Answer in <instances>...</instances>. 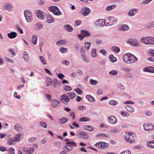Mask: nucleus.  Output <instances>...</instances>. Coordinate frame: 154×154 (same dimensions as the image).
Masks as SVG:
<instances>
[{
    "mask_svg": "<svg viewBox=\"0 0 154 154\" xmlns=\"http://www.w3.org/2000/svg\"><path fill=\"white\" fill-rule=\"evenodd\" d=\"M123 59L124 62L128 64L133 63L138 61L137 58L135 56L130 53L124 54Z\"/></svg>",
    "mask_w": 154,
    "mask_h": 154,
    "instance_id": "1",
    "label": "nucleus"
},
{
    "mask_svg": "<svg viewBox=\"0 0 154 154\" xmlns=\"http://www.w3.org/2000/svg\"><path fill=\"white\" fill-rule=\"evenodd\" d=\"M24 16L27 22H31L33 19L31 11L28 10H26L24 12Z\"/></svg>",
    "mask_w": 154,
    "mask_h": 154,
    "instance_id": "2",
    "label": "nucleus"
},
{
    "mask_svg": "<svg viewBox=\"0 0 154 154\" xmlns=\"http://www.w3.org/2000/svg\"><path fill=\"white\" fill-rule=\"evenodd\" d=\"M91 35V33L86 30H81V34H79L78 37L80 40H82L85 37H88Z\"/></svg>",
    "mask_w": 154,
    "mask_h": 154,
    "instance_id": "3",
    "label": "nucleus"
},
{
    "mask_svg": "<svg viewBox=\"0 0 154 154\" xmlns=\"http://www.w3.org/2000/svg\"><path fill=\"white\" fill-rule=\"evenodd\" d=\"M48 9L49 11L53 12L55 15H60L61 14V12L57 7L50 6L49 7Z\"/></svg>",
    "mask_w": 154,
    "mask_h": 154,
    "instance_id": "4",
    "label": "nucleus"
},
{
    "mask_svg": "<svg viewBox=\"0 0 154 154\" xmlns=\"http://www.w3.org/2000/svg\"><path fill=\"white\" fill-rule=\"evenodd\" d=\"M66 144L65 148L69 151L72 150L73 146L75 147L76 146V143L74 142H67L66 143Z\"/></svg>",
    "mask_w": 154,
    "mask_h": 154,
    "instance_id": "5",
    "label": "nucleus"
},
{
    "mask_svg": "<svg viewBox=\"0 0 154 154\" xmlns=\"http://www.w3.org/2000/svg\"><path fill=\"white\" fill-rule=\"evenodd\" d=\"M144 129L146 131H151L154 130L153 125L151 124L145 123L143 125Z\"/></svg>",
    "mask_w": 154,
    "mask_h": 154,
    "instance_id": "6",
    "label": "nucleus"
},
{
    "mask_svg": "<svg viewBox=\"0 0 154 154\" xmlns=\"http://www.w3.org/2000/svg\"><path fill=\"white\" fill-rule=\"evenodd\" d=\"M109 144L108 143L103 142L97 143V146L101 149L106 148L108 147Z\"/></svg>",
    "mask_w": 154,
    "mask_h": 154,
    "instance_id": "7",
    "label": "nucleus"
},
{
    "mask_svg": "<svg viewBox=\"0 0 154 154\" xmlns=\"http://www.w3.org/2000/svg\"><path fill=\"white\" fill-rule=\"evenodd\" d=\"M61 100L65 104H67L69 101V99L67 95L64 94L61 96Z\"/></svg>",
    "mask_w": 154,
    "mask_h": 154,
    "instance_id": "8",
    "label": "nucleus"
},
{
    "mask_svg": "<svg viewBox=\"0 0 154 154\" xmlns=\"http://www.w3.org/2000/svg\"><path fill=\"white\" fill-rule=\"evenodd\" d=\"M37 13V15L38 17L41 19H44L45 17V16L44 15V13L41 11L37 10L36 11Z\"/></svg>",
    "mask_w": 154,
    "mask_h": 154,
    "instance_id": "9",
    "label": "nucleus"
},
{
    "mask_svg": "<svg viewBox=\"0 0 154 154\" xmlns=\"http://www.w3.org/2000/svg\"><path fill=\"white\" fill-rule=\"evenodd\" d=\"M78 136L79 137L82 138L83 139H88L89 136L88 134L83 132H79L78 134Z\"/></svg>",
    "mask_w": 154,
    "mask_h": 154,
    "instance_id": "10",
    "label": "nucleus"
},
{
    "mask_svg": "<svg viewBox=\"0 0 154 154\" xmlns=\"http://www.w3.org/2000/svg\"><path fill=\"white\" fill-rule=\"evenodd\" d=\"M109 122L112 124H115L117 122V119L116 117L114 116H111L108 118Z\"/></svg>",
    "mask_w": 154,
    "mask_h": 154,
    "instance_id": "11",
    "label": "nucleus"
},
{
    "mask_svg": "<svg viewBox=\"0 0 154 154\" xmlns=\"http://www.w3.org/2000/svg\"><path fill=\"white\" fill-rule=\"evenodd\" d=\"M149 37H142L140 40V42L145 44L149 45Z\"/></svg>",
    "mask_w": 154,
    "mask_h": 154,
    "instance_id": "12",
    "label": "nucleus"
},
{
    "mask_svg": "<svg viewBox=\"0 0 154 154\" xmlns=\"http://www.w3.org/2000/svg\"><path fill=\"white\" fill-rule=\"evenodd\" d=\"M143 71L145 72H147L154 73V67L153 66L146 67L143 69Z\"/></svg>",
    "mask_w": 154,
    "mask_h": 154,
    "instance_id": "13",
    "label": "nucleus"
},
{
    "mask_svg": "<svg viewBox=\"0 0 154 154\" xmlns=\"http://www.w3.org/2000/svg\"><path fill=\"white\" fill-rule=\"evenodd\" d=\"M23 134L20 133L17 134L14 138L16 142H18L21 140L23 139Z\"/></svg>",
    "mask_w": 154,
    "mask_h": 154,
    "instance_id": "14",
    "label": "nucleus"
},
{
    "mask_svg": "<svg viewBox=\"0 0 154 154\" xmlns=\"http://www.w3.org/2000/svg\"><path fill=\"white\" fill-rule=\"evenodd\" d=\"M137 12V9L135 8H132L128 12V15L130 17H132L134 16Z\"/></svg>",
    "mask_w": 154,
    "mask_h": 154,
    "instance_id": "15",
    "label": "nucleus"
},
{
    "mask_svg": "<svg viewBox=\"0 0 154 154\" xmlns=\"http://www.w3.org/2000/svg\"><path fill=\"white\" fill-rule=\"evenodd\" d=\"M137 40H134L133 39H130L127 42V43L131 45L135 46L137 45Z\"/></svg>",
    "mask_w": 154,
    "mask_h": 154,
    "instance_id": "16",
    "label": "nucleus"
},
{
    "mask_svg": "<svg viewBox=\"0 0 154 154\" xmlns=\"http://www.w3.org/2000/svg\"><path fill=\"white\" fill-rule=\"evenodd\" d=\"M84 11L82 14L84 16H87L89 15L90 13V10L88 8L85 7L83 8Z\"/></svg>",
    "mask_w": 154,
    "mask_h": 154,
    "instance_id": "17",
    "label": "nucleus"
},
{
    "mask_svg": "<svg viewBox=\"0 0 154 154\" xmlns=\"http://www.w3.org/2000/svg\"><path fill=\"white\" fill-rule=\"evenodd\" d=\"M108 20L110 22V25H112L117 21L118 19L113 17H111L108 18Z\"/></svg>",
    "mask_w": 154,
    "mask_h": 154,
    "instance_id": "18",
    "label": "nucleus"
},
{
    "mask_svg": "<svg viewBox=\"0 0 154 154\" xmlns=\"http://www.w3.org/2000/svg\"><path fill=\"white\" fill-rule=\"evenodd\" d=\"M97 23L99 26L103 27L105 24V21L103 19H100L97 20Z\"/></svg>",
    "mask_w": 154,
    "mask_h": 154,
    "instance_id": "19",
    "label": "nucleus"
},
{
    "mask_svg": "<svg viewBox=\"0 0 154 154\" xmlns=\"http://www.w3.org/2000/svg\"><path fill=\"white\" fill-rule=\"evenodd\" d=\"M27 152L26 149L23 147H20L18 150L19 154H26Z\"/></svg>",
    "mask_w": 154,
    "mask_h": 154,
    "instance_id": "20",
    "label": "nucleus"
},
{
    "mask_svg": "<svg viewBox=\"0 0 154 154\" xmlns=\"http://www.w3.org/2000/svg\"><path fill=\"white\" fill-rule=\"evenodd\" d=\"M54 21L53 17L51 15H48L47 17V21L49 23H53Z\"/></svg>",
    "mask_w": 154,
    "mask_h": 154,
    "instance_id": "21",
    "label": "nucleus"
},
{
    "mask_svg": "<svg viewBox=\"0 0 154 154\" xmlns=\"http://www.w3.org/2000/svg\"><path fill=\"white\" fill-rule=\"evenodd\" d=\"M117 6L116 4H113L109 6H108L106 7V10L107 11H110L114 9Z\"/></svg>",
    "mask_w": 154,
    "mask_h": 154,
    "instance_id": "22",
    "label": "nucleus"
},
{
    "mask_svg": "<svg viewBox=\"0 0 154 154\" xmlns=\"http://www.w3.org/2000/svg\"><path fill=\"white\" fill-rule=\"evenodd\" d=\"M23 57L25 62H28L29 60V57L28 53L26 51L24 52Z\"/></svg>",
    "mask_w": 154,
    "mask_h": 154,
    "instance_id": "23",
    "label": "nucleus"
},
{
    "mask_svg": "<svg viewBox=\"0 0 154 154\" xmlns=\"http://www.w3.org/2000/svg\"><path fill=\"white\" fill-rule=\"evenodd\" d=\"M12 8L11 5L9 3H5L4 4L3 9L5 10H7L8 11H10Z\"/></svg>",
    "mask_w": 154,
    "mask_h": 154,
    "instance_id": "24",
    "label": "nucleus"
},
{
    "mask_svg": "<svg viewBox=\"0 0 154 154\" xmlns=\"http://www.w3.org/2000/svg\"><path fill=\"white\" fill-rule=\"evenodd\" d=\"M17 33L15 32H12L8 34V37L11 39L15 38L16 37Z\"/></svg>",
    "mask_w": 154,
    "mask_h": 154,
    "instance_id": "25",
    "label": "nucleus"
},
{
    "mask_svg": "<svg viewBox=\"0 0 154 154\" xmlns=\"http://www.w3.org/2000/svg\"><path fill=\"white\" fill-rule=\"evenodd\" d=\"M60 104L59 101L57 99H54L52 101V105L54 107L59 106Z\"/></svg>",
    "mask_w": 154,
    "mask_h": 154,
    "instance_id": "26",
    "label": "nucleus"
},
{
    "mask_svg": "<svg viewBox=\"0 0 154 154\" xmlns=\"http://www.w3.org/2000/svg\"><path fill=\"white\" fill-rule=\"evenodd\" d=\"M69 120V118L67 117H63L60 119H59L58 121L60 122L61 124H64L66 123Z\"/></svg>",
    "mask_w": 154,
    "mask_h": 154,
    "instance_id": "27",
    "label": "nucleus"
},
{
    "mask_svg": "<svg viewBox=\"0 0 154 154\" xmlns=\"http://www.w3.org/2000/svg\"><path fill=\"white\" fill-rule=\"evenodd\" d=\"M14 128L18 132H20L22 129L21 125L19 124H17L14 126Z\"/></svg>",
    "mask_w": 154,
    "mask_h": 154,
    "instance_id": "28",
    "label": "nucleus"
},
{
    "mask_svg": "<svg viewBox=\"0 0 154 154\" xmlns=\"http://www.w3.org/2000/svg\"><path fill=\"white\" fill-rule=\"evenodd\" d=\"M64 27L65 29L69 32H72L73 30L72 27L69 25L67 24L65 25Z\"/></svg>",
    "mask_w": 154,
    "mask_h": 154,
    "instance_id": "29",
    "label": "nucleus"
},
{
    "mask_svg": "<svg viewBox=\"0 0 154 154\" xmlns=\"http://www.w3.org/2000/svg\"><path fill=\"white\" fill-rule=\"evenodd\" d=\"M16 142L14 137L9 139L7 142V144L9 145L14 144L15 142Z\"/></svg>",
    "mask_w": 154,
    "mask_h": 154,
    "instance_id": "30",
    "label": "nucleus"
},
{
    "mask_svg": "<svg viewBox=\"0 0 154 154\" xmlns=\"http://www.w3.org/2000/svg\"><path fill=\"white\" fill-rule=\"evenodd\" d=\"M128 29L129 27L128 25L123 24L121 26V27L119 29V30H127Z\"/></svg>",
    "mask_w": 154,
    "mask_h": 154,
    "instance_id": "31",
    "label": "nucleus"
},
{
    "mask_svg": "<svg viewBox=\"0 0 154 154\" xmlns=\"http://www.w3.org/2000/svg\"><path fill=\"white\" fill-rule=\"evenodd\" d=\"M90 119L88 117H84L81 118L80 119L79 121L80 122H86L87 121H90Z\"/></svg>",
    "mask_w": 154,
    "mask_h": 154,
    "instance_id": "32",
    "label": "nucleus"
},
{
    "mask_svg": "<svg viewBox=\"0 0 154 154\" xmlns=\"http://www.w3.org/2000/svg\"><path fill=\"white\" fill-rule=\"evenodd\" d=\"M86 97L88 99L89 101L91 102H94L95 100L94 98L91 95H87L86 96Z\"/></svg>",
    "mask_w": 154,
    "mask_h": 154,
    "instance_id": "33",
    "label": "nucleus"
},
{
    "mask_svg": "<svg viewBox=\"0 0 154 154\" xmlns=\"http://www.w3.org/2000/svg\"><path fill=\"white\" fill-rule=\"evenodd\" d=\"M83 128L87 130L90 131H92L94 130L93 127L89 125H85L84 126Z\"/></svg>",
    "mask_w": 154,
    "mask_h": 154,
    "instance_id": "34",
    "label": "nucleus"
},
{
    "mask_svg": "<svg viewBox=\"0 0 154 154\" xmlns=\"http://www.w3.org/2000/svg\"><path fill=\"white\" fill-rule=\"evenodd\" d=\"M42 25L40 23H36L35 25L34 28L35 30H38L41 29L42 28Z\"/></svg>",
    "mask_w": 154,
    "mask_h": 154,
    "instance_id": "35",
    "label": "nucleus"
},
{
    "mask_svg": "<svg viewBox=\"0 0 154 154\" xmlns=\"http://www.w3.org/2000/svg\"><path fill=\"white\" fill-rule=\"evenodd\" d=\"M9 52L10 54L14 56L16 54L17 51L15 49L11 48L9 50Z\"/></svg>",
    "mask_w": 154,
    "mask_h": 154,
    "instance_id": "36",
    "label": "nucleus"
},
{
    "mask_svg": "<svg viewBox=\"0 0 154 154\" xmlns=\"http://www.w3.org/2000/svg\"><path fill=\"white\" fill-rule=\"evenodd\" d=\"M126 108L130 112H134V108L130 105L126 106Z\"/></svg>",
    "mask_w": 154,
    "mask_h": 154,
    "instance_id": "37",
    "label": "nucleus"
},
{
    "mask_svg": "<svg viewBox=\"0 0 154 154\" xmlns=\"http://www.w3.org/2000/svg\"><path fill=\"white\" fill-rule=\"evenodd\" d=\"M37 39L38 38L36 35H34L32 36V41L34 45H35L36 44Z\"/></svg>",
    "mask_w": 154,
    "mask_h": 154,
    "instance_id": "38",
    "label": "nucleus"
},
{
    "mask_svg": "<svg viewBox=\"0 0 154 154\" xmlns=\"http://www.w3.org/2000/svg\"><path fill=\"white\" fill-rule=\"evenodd\" d=\"M111 49L114 52L118 53L120 51V49L119 47L114 46L112 47Z\"/></svg>",
    "mask_w": 154,
    "mask_h": 154,
    "instance_id": "39",
    "label": "nucleus"
},
{
    "mask_svg": "<svg viewBox=\"0 0 154 154\" xmlns=\"http://www.w3.org/2000/svg\"><path fill=\"white\" fill-rule=\"evenodd\" d=\"M100 136L104 138H107L109 137V136L108 134H105L103 133H100L97 134V137Z\"/></svg>",
    "mask_w": 154,
    "mask_h": 154,
    "instance_id": "40",
    "label": "nucleus"
},
{
    "mask_svg": "<svg viewBox=\"0 0 154 154\" xmlns=\"http://www.w3.org/2000/svg\"><path fill=\"white\" fill-rule=\"evenodd\" d=\"M118 72L117 71L115 70H112L109 72V74L111 76L116 75L118 74Z\"/></svg>",
    "mask_w": 154,
    "mask_h": 154,
    "instance_id": "41",
    "label": "nucleus"
},
{
    "mask_svg": "<svg viewBox=\"0 0 154 154\" xmlns=\"http://www.w3.org/2000/svg\"><path fill=\"white\" fill-rule=\"evenodd\" d=\"M67 94L69 95V97L71 99L75 98L76 96V94L74 93H67Z\"/></svg>",
    "mask_w": 154,
    "mask_h": 154,
    "instance_id": "42",
    "label": "nucleus"
},
{
    "mask_svg": "<svg viewBox=\"0 0 154 154\" xmlns=\"http://www.w3.org/2000/svg\"><path fill=\"white\" fill-rule=\"evenodd\" d=\"M109 59L112 62H114L117 61V59L112 54H111L109 57Z\"/></svg>",
    "mask_w": 154,
    "mask_h": 154,
    "instance_id": "43",
    "label": "nucleus"
},
{
    "mask_svg": "<svg viewBox=\"0 0 154 154\" xmlns=\"http://www.w3.org/2000/svg\"><path fill=\"white\" fill-rule=\"evenodd\" d=\"M82 59L86 63H88L89 61V58L86 57L85 54H82L81 56Z\"/></svg>",
    "mask_w": 154,
    "mask_h": 154,
    "instance_id": "44",
    "label": "nucleus"
},
{
    "mask_svg": "<svg viewBox=\"0 0 154 154\" xmlns=\"http://www.w3.org/2000/svg\"><path fill=\"white\" fill-rule=\"evenodd\" d=\"M118 102L115 100H111L109 102V104L111 105L116 106L118 104Z\"/></svg>",
    "mask_w": 154,
    "mask_h": 154,
    "instance_id": "45",
    "label": "nucleus"
},
{
    "mask_svg": "<svg viewBox=\"0 0 154 154\" xmlns=\"http://www.w3.org/2000/svg\"><path fill=\"white\" fill-rule=\"evenodd\" d=\"M90 42H87L85 44V47L87 50H88L91 46Z\"/></svg>",
    "mask_w": 154,
    "mask_h": 154,
    "instance_id": "46",
    "label": "nucleus"
},
{
    "mask_svg": "<svg viewBox=\"0 0 154 154\" xmlns=\"http://www.w3.org/2000/svg\"><path fill=\"white\" fill-rule=\"evenodd\" d=\"M67 49L66 48L61 47L60 49V51L62 53H65L67 52Z\"/></svg>",
    "mask_w": 154,
    "mask_h": 154,
    "instance_id": "47",
    "label": "nucleus"
},
{
    "mask_svg": "<svg viewBox=\"0 0 154 154\" xmlns=\"http://www.w3.org/2000/svg\"><path fill=\"white\" fill-rule=\"evenodd\" d=\"M39 58L41 61L44 65H46V60H45L44 58L43 57L41 56H40L39 57Z\"/></svg>",
    "mask_w": 154,
    "mask_h": 154,
    "instance_id": "48",
    "label": "nucleus"
},
{
    "mask_svg": "<svg viewBox=\"0 0 154 154\" xmlns=\"http://www.w3.org/2000/svg\"><path fill=\"white\" fill-rule=\"evenodd\" d=\"M121 115L123 117H128L129 116V114L127 112L122 111L121 113Z\"/></svg>",
    "mask_w": 154,
    "mask_h": 154,
    "instance_id": "49",
    "label": "nucleus"
},
{
    "mask_svg": "<svg viewBox=\"0 0 154 154\" xmlns=\"http://www.w3.org/2000/svg\"><path fill=\"white\" fill-rule=\"evenodd\" d=\"M91 56L93 57L96 56V51L95 49H92L91 52Z\"/></svg>",
    "mask_w": 154,
    "mask_h": 154,
    "instance_id": "50",
    "label": "nucleus"
},
{
    "mask_svg": "<svg viewBox=\"0 0 154 154\" xmlns=\"http://www.w3.org/2000/svg\"><path fill=\"white\" fill-rule=\"evenodd\" d=\"M66 43V41L65 40H62L61 41H59L56 42V44L57 45H62L65 44Z\"/></svg>",
    "mask_w": 154,
    "mask_h": 154,
    "instance_id": "51",
    "label": "nucleus"
},
{
    "mask_svg": "<svg viewBox=\"0 0 154 154\" xmlns=\"http://www.w3.org/2000/svg\"><path fill=\"white\" fill-rule=\"evenodd\" d=\"M8 153L10 154H14V149L13 148L11 147L9 149Z\"/></svg>",
    "mask_w": 154,
    "mask_h": 154,
    "instance_id": "52",
    "label": "nucleus"
},
{
    "mask_svg": "<svg viewBox=\"0 0 154 154\" xmlns=\"http://www.w3.org/2000/svg\"><path fill=\"white\" fill-rule=\"evenodd\" d=\"M58 84V80L56 79H54L53 81V87L55 88H56L57 85Z\"/></svg>",
    "mask_w": 154,
    "mask_h": 154,
    "instance_id": "53",
    "label": "nucleus"
},
{
    "mask_svg": "<svg viewBox=\"0 0 154 154\" xmlns=\"http://www.w3.org/2000/svg\"><path fill=\"white\" fill-rule=\"evenodd\" d=\"M34 150V148L33 147L30 148L28 150V153L29 154H31L33 152Z\"/></svg>",
    "mask_w": 154,
    "mask_h": 154,
    "instance_id": "54",
    "label": "nucleus"
},
{
    "mask_svg": "<svg viewBox=\"0 0 154 154\" xmlns=\"http://www.w3.org/2000/svg\"><path fill=\"white\" fill-rule=\"evenodd\" d=\"M149 38V45H154V38L150 37Z\"/></svg>",
    "mask_w": 154,
    "mask_h": 154,
    "instance_id": "55",
    "label": "nucleus"
},
{
    "mask_svg": "<svg viewBox=\"0 0 154 154\" xmlns=\"http://www.w3.org/2000/svg\"><path fill=\"white\" fill-rule=\"evenodd\" d=\"M99 52L104 56H106V54L107 53V52L105 49H102Z\"/></svg>",
    "mask_w": 154,
    "mask_h": 154,
    "instance_id": "56",
    "label": "nucleus"
},
{
    "mask_svg": "<svg viewBox=\"0 0 154 154\" xmlns=\"http://www.w3.org/2000/svg\"><path fill=\"white\" fill-rule=\"evenodd\" d=\"M146 26L148 28H152L154 27L152 22H151L147 24Z\"/></svg>",
    "mask_w": 154,
    "mask_h": 154,
    "instance_id": "57",
    "label": "nucleus"
},
{
    "mask_svg": "<svg viewBox=\"0 0 154 154\" xmlns=\"http://www.w3.org/2000/svg\"><path fill=\"white\" fill-rule=\"evenodd\" d=\"M65 90L66 91H70L72 90V88L68 85H66L65 86Z\"/></svg>",
    "mask_w": 154,
    "mask_h": 154,
    "instance_id": "58",
    "label": "nucleus"
},
{
    "mask_svg": "<svg viewBox=\"0 0 154 154\" xmlns=\"http://www.w3.org/2000/svg\"><path fill=\"white\" fill-rule=\"evenodd\" d=\"M36 138V137H31L28 139V141L30 142H32L35 141Z\"/></svg>",
    "mask_w": 154,
    "mask_h": 154,
    "instance_id": "59",
    "label": "nucleus"
},
{
    "mask_svg": "<svg viewBox=\"0 0 154 154\" xmlns=\"http://www.w3.org/2000/svg\"><path fill=\"white\" fill-rule=\"evenodd\" d=\"M90 83L91 85H95L96 84V81L91 79L90 80Z\"/></svg>",
    "mask_w": 154,
    "mask_h": 154,
    "instance_id": "60",
    "label": "nucleus"
},
{
    "mask_svg": "<svg viewBox=\"0 0 154 154\" xmlns=\"http://www.w3.org/2000/svg\"><path fill=\"white\" fill-rule=\"evenodd\" d=\"M119 86L120 89L121 91H123L125 89V87H124L121 83L119 84Z\"/></svg>",
    "mask_w": 154,
    "mask_h": 154,
    "instance_id": "61",
    "label": "nucleus"
},
{
    "mask_svg": "<svg viewBox=\"0 0 154 154\" xmlns=\"http://www.w3.org/2000/svg\"><path fill=\"white\" fill-rule=\"evenodd\" d=\"M75 91L79 94H82V91L79 88H76L75 90Z\"/></svg>",
    "mask_w": 154,
    "mask_h": 154,
    "instance_id": "62",
    "label": "nucleus"
},
{
    "mask_svg": "<svg viewBox=\"0 0 154 154\" xmlns=\"http://www.w3.org/2000/svg\"><path fill=\"white\" fill-rule=\"evenodd\" d=\"M57 76L60 79H63L64 78V75L61 73H59L57 75Z\"/></svg>",
    "mask_w": 154,
    "mask_h": 154,
    "instance_id": "63",
    "label": "nucleus"
},
{
    "mask_svg": "<svg viewBox=\"0 0 154 154\" xmlns=\"http://www.w3.org/2000/svg\"><path fill=\"white\" fill-rule=\"evenodd\" d=\"M120 154H131V153L129 150H126L122 152Z\"/></svg>",
    "mask_w": 154,
    "mask_h": 154,
    "instance_id": "64",
    "label": "nucleus"
}]
</instances>
